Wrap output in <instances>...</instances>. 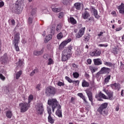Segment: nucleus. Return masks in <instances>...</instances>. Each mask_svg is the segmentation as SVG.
Segmentation results:
<instances>
[{
    "label": "nucleus",
    "instance_id": "f257e3e1",
    "mask_svg": "<svg viewBox=\"0 0 124 124\" xmlns=\"http://www.w3.org/2000/svg\"><path fill=\"white\" fill-rule=\"evenodd\" d=\"M47 103L50 107L52 108V112L55 111V109L57 108L56 110V115L59 118H62V107L59 104V102L56 99H50L48 100Z\"/></svg>",
    "mask_w": 124,
    "mask_h": 124
},
{
    "label": "nucleus",
    "instance_id": "f03ea898",
    "mask_svg": "<svg viewBox=\"0 0 124 124\" xmlns=\"http://www.w3.org/2000/svg\"><path fill=\"white\" fill-rule=\"evenodd\" d=\"M72 46H68L66 49L62 52V61L66 62L69 60L70 56L72 55Z\"/></svg>",
    "mask_w": 124,
    "mask_h": 124
},
{
    "label": "nucleus",
    "instance_id": "7ed1b4c3",
    "mask_svg": "<svg viewBox=\"0 0 124 124\" xmlns=\"http://www.w3.org/2000/svg\"><path fill=\"white\" fill-rule=\"evenodd\" d=\"M107 106H108V104L107 103L102 104L97 109V111L101 115H103V116H107V115H108V111L106 110Z\"/></svg>",
    "mask_w": 124,
    "mask_h": 124
},
{
    "label": "nucleus",
    "instance_id": "20e7f679",
    "mask_svg": "<svg viewBox=\"0 0 124 124\" xmlns=\"http://www.w3.org/2000/svg\"><path fill=\"white\" fill-rule=\"evenodd\" d=\"M19 41H20V33H17L15 35L14 39L13 41V45L15 48L16 50V52H19V46L18 44H19Z\"/></svg>",
    "mask_w": 124,
    "mask_h": 124
},
{
    "label": "nucleus",
    "instance_id": "39448f33",
    "mask_svg": "<svg viewBox=\"0 0 124 124\" xmlns=\"http://www.w3.org/2000/svg\"><path fill=\"white\" fill-rule=\"evenodd\" d=\"M57 90L54 87L48 86L46 89V94L47 96H50V95H55Z\"/></svg>",
    "mask_w": 124,
    "mask_h": 124
},
{
    "label": "nucleus",
    "instance_id": "423d86ee",
    "mask_svg": "<svg viewBox=\"0 0 124 124\" xmlns=\"http://www.w3.org/2000/svg\"><path fill=\"white\" fill-rule=\"evenodd\" d=\"M30 107L31 105L28 103H21L19 104V108L21 113L27 112Z\"/></svg>",
    "mask_w": 124,
    "mask_h": 124
},
{
    "label": "nucleus",
    "instance_id": "0eeeda50",
    "mask_svg": "<svg viewBox=\"0 0 124 124\" xmlns=\"http://www.w3.org/2000/svg\"><path fill=\"white\" fill-rule=\"evenodd\" d=\"M36 111L39 115H42L44 111V108H43V105L42 103L39 102L35 106Z\"/></svg>",
    "mask_w": 124,
    "mask_h": 124
},
{
    "label": "nucleus",
    "instance_id": "6e6552de",
    "mask_svg": "<svg viewBox=\"0 0 124 124\" xmlns=\"http://www.w3.org/2000/svg\"><path fill=\"white\" fill-rule=\"evenodd\" d=\"M12 10L13 12H16L17 14H20L23 10V8H21V6H19V5H15L12 8Z\"/></svg>",
    "mask_w": 124,
    "mask_h": 124
},
{
    "label": "nucleus",
    "instance_id": "1a4fd4ad",
    "mask_svg": "<svg viewBox=\"0 0 124 124\" xmlns=\"http://www.w3.org/2000/svg\"><path fill=\"white\" fill-rule=\"evenodd\" d=\"M110 72V68L103 67H102L100 71L96 74V75H100V74H106Z\"/></svg>",
    "mask_w": 124,
    "mask_h": 124
},
{
    "label": "nucleus",
    "instance_id": "9d476101",
    "mask_svg": "<svg viewBox=\"0 0 124 124\" xmlns=\"http://www.w3.org/2000/svg\"><path fill=\"white\" fill-rule=\"evenodd\" d=\"M36 11V10L34 9H32L31 10V16L28 19V24L30 25H31V24L32 23V21H33Z\"/></svg>",
    "mask_w": 124,
    "mask_h": 124
},
{
    "label": "nucleus",
    "instance_id": "9b49d317",
    "mask_svg": "<svg viewBox=\"0 0 124 124\" xmlns=\"http://www.w3.org/2000/svg\"><path fill=\"white\" fill-rule=\"evenodd\" d=\"M95 98H98V100L99 101H102L103 100L101 98H104V99H107L106 95L102 93L101 92H99L98 94L95 95Z\"/></svg>",
    "mask_w": 124,
    "mask_h": 124
},
{
    "label": "nucleus",
    "instance_id": "f8f14e48",
    "mask_svg": "<svg viewBox=\"0 0 124 124\" xmlns=\"http://www.w3.org/2000/svg\"><path fill=\"white\" fill-rule=\"evenodd\" d=\"M70 41H71V39H69L67 41L62 42L59 46L60 50H62L63 48H64L65 46H66V45L69 43Z\"/></svg>",
    "mask_w": 124,
    "mask_h": 124
},
{
    "label": "nucleus",
    "instance_id": "ddd939ff",
    "mask_svg": "<svg viewBox=\"0 0 124 124\" xmlns=\"http://www.w3.org/2000/svg\"><path fill=\"white\" fill-rule=\"evenodd\" d=\"M1 62L3 64H4L8 62V56H7V54L5 53L1 57Z\"/></svg>",
    "mask_w": 124,
    "mask_h": 124
},
{
    "label": "nucleus",
    "instance_id": "4468645a",
    "mask_svg": "<svg viewBox=\"0 0 124 124\" xmlns=\"http://www.w3.org/2000/svg\"><path fill=\"white\" fill-rule=\"evenodd\" d=\"M101 54V51L99 50H96L94 51L91 52L90 53V56L92 57H98L100 56Z\"/></svg>",
    "mask_w": 124,
    "mask_h": 124
},
{
    "label": "nucleus",
    "instance_id": "2eb2a0df",
    "mask_svg": "<svg viewBox=\"0 0 124 124\" xmlns=\"http://www.w3.org/2000/svg\"><path fill=\"white\" fill-rule=\"evenodd\" d=\"M85 28H81L77 34L76 37L77 38H80V37H82L83 35H84V33H85Z\"/></svg>",
    "mask_w": 124,
    "mask_h": 124
},
{
    "label": "nucleus",
    "instance_id": "dca6fc26",
    "mask_svg": "<svg viewBox=\"0 0 124 124\" xmlns=\"http://www.w3.org/2000/svg\"><path fill=\"white\" fill-rule=\"evenodd\" d=\"M47 31H49L51 35H54L55 31H56V28L55 27V25L49 26L47 28Z\"/></svg>",
    "mask_w": 124,
    "mask_h": 124
},
{
    "label": "nucleus",
    "instance_id": "f3484780",
    "mask_svg": "<svg viewBox=\"0 0 124 124\" xmlns=\"http://www.w3.org/2000/svg\"><path fill=\"white\" fill-rule=\"evenodd\" d=\"M86 93L89 98L90 101L93 102V93L89 90H85Z\"/></svg>",
    "mask_w": 124,
    "mask_h": 124
},
{
    "label": "nucleus",
    "instance_id": "a211bd4d",
    "mask_svg": "<svg viewBox=\"0 0 124 124\" xmlns=\"http://www.w3.org/2000/svg\"><path fill=\"white\" fill-rule=\"evenodd\" d=\"M74 6L76 9L78 10H80L81 8H82V6H83V4L79 2L75 3L74 5Z\"/></svg>",
    "mask_w": 124,
    "mask_h": 124
},
{
    "label": "nucleus",
    "instance_id": "6ab92c4d",
    "mask_svg": "<svg viewBox=\"0 0 124 124\" xmlns=\"http://www.w3.org/2000/svg\"><path fill=\"white\" fill-rule=\"evenodd\" d=\"M118 9H119L121 14H124V4L122 3L121 5L118 7Z\"/></svg>",
    "mask_w": 124,
    "mask_h": 124
},
{
    "label": "nucleus",
    "instance_id": "aec40b11",
    "mask_svg": "<svg viewBox=\"0 0 124 124\" xmlns=\"http://www.w3.org/2000/svg\"><path fill=\"white\" fill-rule=\"evenodd\" d=\"M95 65H100V64H102V61H101V59H95L93 60Z\"/></svg>",
    "mask_w": 124,
    "mask_h": 124
},
{
    "label": "nucleus",
    "instance_id": "412c9836",
    "mask_svg": "<svg viewBox=\"0 0 124 124\" xmlns=\"http://www.w3.org/2000/svg\"><path fill=\"white\" fill-rule=\"evenodd\" d=\"M44 49H42L41 50H35L33 52L34 56H40L43 54Z\"/></svg>",
    "mask_w": 124,
    "mask_h": 124
},
{
    "label": "nucleus",
    "instance_id": "4be33fe9",
    "mask_svg": "<svg viewBox=\"0 0 124 124\" xmlns=\"http://www.w3.org/2000/svg\"><path fill=\"white\" fill-rule=\"evenodd\" d=\"M111 88L115 87V90H120L121 89V85L119 83H115L110 85Z\"/></svg>",
    "mask_w": 124,
    "mask_h": 124
},
{
    "label": "nucleus",
    "instance_id": "5701e85b",
    "mask_svg": "<svg viewBox=\"0 0 124 124\" xmlns=\"http://www.w3.org/2000/svg\"><path fill=\"white\" fill-rule=\"evenodd\" d=\"M82 17L83 19L86 20V19H88L89 17H90V14L87 11L84 12V13L82 14Z\"/></svg>",
    "mask_w": 124,
    "mask_h": 124
},
{
    "label": "nucleus",
    "instance_id": "b1692460",
    "mask_svg": "<svg viewBox=\"0 0 124 124\" xmlns=\"http://www.w3.org/2000/svg\"><path fill=\"white\" fill-rule=\"evenodd\" d=\"M92 11L93 12L94 17L96 18V19H98V18H99V15H98L97 10H96V9H95L94 8H92Z\"/></svg>",
    "mask_w": 124,
    "mask_h": 124
},
{
    "label": "nucleus",
    "instance_id": "393cba45",
    "mask_svg": "<svg viewBox=\"0 0 124 124\" xmlns=\"http://www.w3.org/2000/svg\"><path fill=\"white\" fill-rule=\"evenodd\" d=\"M68 21L69 23H71L72 25H75L77 24V21L75 19H74L73 17H70L69 19L68 20Z\"/></svg>",
    "mask_w": 124,
    "mask_h": 124
},
{
    "label": "nucleus",
    "instance_id": "a878e982",
    "mask_svg": "<svg viewBox=\"0 0 124 124\" xmlns=\"http://www.w3.org/2000/svg\"><path fill=\"white\" fill-rule=\"evenodd\" d=\"M6 116L7 118H8L9 119H11L12 118V112L10 110H8L6 112Z\"/></svg>",
    "mask_w": 124,
    "mask_h": 124
},
{
    "label": "nucleus",
    "instance_id": "bb28decb",
    "mask_svg": "<svg viewBox=\"0 0 124 124\" xmlns=\"http://www.w3.org/2000/svg\"><path fill=\"white\" fill-rule=\"evenodd\" d=\"M106 93L107 95H108L109 99H112V98H113V92L111 91H107Z\"/></svg>",
    "mask_w": 124,
    "mask_h": 124
},
{
    "label": "nucleus",
    "instance_id": "cd10ccee",
    "mask_svg": "<svg viewBox=\"0 0 124 124\" xmlns=\"http://www.w3.org/2000/svg\"><path fill=\"white\" fill-rule=\"evenodd\" d=\"M24 64V62L21 60L19 59L18 62L16 63V65L17 67H21Z\"/></svg>",
    "mask_w": 124,
    "mask_h": 124
},
{
    "label": "nucleus",
    "instance_id": "c85d7f7f",
    "mask_svg": "<svg viewBox=\"0 0 124 124\" xmlns=\"http://www.w3.org/2000/svg\"><path fill=\"white\" fill-rule=\"evenodd\" d=\"M78 96H79L84 101H85V103H88V102H87V100H86V98H85V96L82 93H78Z\"/></svg>",
    "mask_w": 124,
    "mask_h": 124
},
{
    "label": "nucleus",
    "instance_id": "c756f323",
    "mask_svg": "<svg viewBox=\"0 0 124 124\" xmlns=\"http://www.w3.org/2000/svg\"><path fill=\"white\" fill-rule=\"evenodd\" d=\"M52 39V34H49L47 36H46V40H45V43H47L48 41L49 40H51Z\"/></svg>",
    "mask_w": 124,
    "mask_h": 124
},
{
    "label": "nucleus",
    "instance_id": "7c9ffc66",
    "mask_svg": "<svg viewBox=\"0 0 124 124\" xmlns=\"http://www.w3.org/2000/svg\"><path fill=\"white\" fill-rule=\"evenodd\" d=\"M48 121L50 124H54L55 122V120L52 118V115H48Z\"/></svg>",
    "mask_w": 124,
    "mask_h": 124
},
{
    "label": "nucleus",
    "instance_id": "2f4dec72",
    "mask_svg": "<svg viewBox=\"0 0 124 124\" xmlns=\"http://www.w3.org/2000/svg\"><path fill=\"white\" fill-rule=\"evenodd\" d=\"M104 64L105 65H106L107 66H109V67H111V66H113V63L111 62H107L104 61Z\"/></svg>",
    "mask_w": 124,
    "mask_h": 124
},
{
    "label": "nucleus",
    "instance_id": "473e14b6",
    "mask_svg": "<svg viewBox=\"0 0 124 124\" xmlns=\"http://www.w3.org/2000/svg\"><path fill=\"white\" fill-rule=\"evenodd\" d=\"M89 82L86 81V80H83L82 83V87H89Z\"/></svg>",
    "mask_w": 124,
    "mask_h": 124
},
{
    "label": "nucleus",
    "instance_id": "72a5a7b5",
    "mask_svg": "<svg viewBox=\"0 0 124 124\" xmlns=\"http://www.w3.org/2000/svg\"><path fill=\"white\" fill-rule=\"evenodd\" d=\"M22 71H19V72H18L16 74V79H19V78H20V77L21 76V75H22Z\"/></svg>",
    "mask_w": 124,
    "mask_h": 124
},
{
    "label": "nucleus",
    "instance_id": "f704fd0d",
    "mask_svg": "<svg viewBox=\"0 0 124 124\" xmlns=\"http://www.w3.org/2000/svg\"><path fill=\"white\" fill-rule=\"evenodd\" d=\"M38 69L37 68L35 69L31 74L30 76H33L36 73H38Z\"/></svg>",
    "mask_w": 124,
    "mask_h": 124
},
{
    "label": "nucleus",
    "instance_id": "c9c22d12",
    "mask_svg": "<svg viewBox=\"0 0 124 124\" xmlns=\"http://www.w3.org/2000/svg\"><path fill=\"white\" fill-rule=\"evenodd\" d=\"M52 11H53V12H60V11H61V10H62V9L60 8H53L52 9Z\"/></svg>",
    "mask_w": 124,
    "mask_h": 124
},
{
    "label": "nucleus",
    "instance_id": "e433bc0d",
    "mask_svg": "<svg viewBox=\"0 0 124 124\" xmlns=\"http://www.w3.org/2000/svg\"><path fill=\"white\" fill-rule=\"evenodd\" d=\"M48 65H51V64H54V61L52 58L48 59V62L47 63Z\"/></svg>",
    "mask_w": 124,
    "mask_h": 124
},
{
    "label": "nucleus",
    "instance_id": "4c0bfd02",
    "mask_svg": "<svg viewBox=\"0 0 124 124\" xmlns=\"http://www.w3.org/2000/svg\"><path fill=\"white\" fill-rule=\"evenodd\" d=\"M57 37L58 39H62L63 37V34L62 32H60L57 35Z\"/></svg>",
    "mask_w": 124,
    "mask_h": 124
},
{
    "label": "nucleus",
    "instance_id": "58836bf2",
    "mask_svg": "<svg viewBox=\"0 0 124 124\" xmlns=\"http://www.w3.org/2000/svg\"><path fill=\"white\" fill-rule=\"evenodd\" d=\"M47 113L48 114V116H52V110H51V108H50V107H47Z\"/></svg>",
    "mask_w": 124,
    "mask_h": 124
},
{
    "label": "nucleus",
    "instance_id": "ea45409f",
    "mask_svg": "<svg viewBox=\"0 0 124 124\" xmlns=\"http://www.w3.org/2000/svg\"><path fill=\"white\" fill-rule=\"evenodd\" d=\"M111 79V76L109 75L107 76L105 78V83H108L109 82V80Z\"/></svg>",
    "mask_w": 124,
    "mask_h": 124
},
{
    "label": "nucleus",
    "instance_id": "a19ab883",
    "mask_svg": "<svg viewBox=\"0 0 124 124\" xmlns=\"http://www.w3.org/2000/svg\"><path fill=\"white\" fill-rule=\"evenodd\" d=\"M90 36L88 35V36H84V41H85V42H88L89 41V40H90Z\"/></svg>",
    "mask_w": 124,
    "mask_h": 124
},
{
    "label": "nucleus",
    "instance_id": "79ce46f5",
    "mask_svg": "<svg viewBox=\"0 0 124 124\" xmlns=\"http://www.w3.org/2000/svg\"><path fill=\"white\" fill-rule=\"evenodd\" d=\"M65 79L69 83H74V81L68 77H65Z\"/></svg>",
    "mask_w": 124,
    "mask_h": 124
},
{
    "label": "nucleus",
    "instance_id": "37998d69",
    "mask_svg": "<svg viewBox=\"0 0 124 124\" xmlns=\"http://www.w3.org/2000/svg\"><path fill=\"white\" fill-rule=\"evenodd\" d=\"M32 99H33V96H32V95H30L29 97L28 104H30V103H31V100H32Z\"/></svg>",
    "mask_w": 124,
    "mask_h": 124
},
{
    "label": "nucleus",
    "instance_id": "c03bdc74",
    "mask_svg": "<svg viewBox=\"0 0 124 124\" xmlns=\"http://www.w3.org/2000/svg\"><path fill=\"white\" fill-rule=\"evenodd\" d=\"M73 75L74 78H78V77H79V73L76 72L75 73H73Z\"/></svg>",
    "mask_w": 124,
    "mask_h": 124
},
{
    "label": "nucleus",
    "instance_id": "a18cd8bd",
    "mask_svg": "<svg viewBox=\"0 0 124 124\" xmlns=\"http://www.w3.org/2000/svg\"><path fill=\"white\" fill-rule=\"evenodd\" d=\"M62 30V25H58L56 29L57 31L60 32L61 31V30Z\"/></svg>",
    "mask_w": 124,
    "mask_h": 124
},
{
    "label": "nucleus",
    "instance_id": "49530a36",
    "mask_svg": "<svg viewBox=\"0 0 124 124\" xmlns=\"http://www.w3.org/2000/svg\"><path fill=\"white\" fill-rule=\"evenodd\" d=\"M57 85L59 87H62V86H64V82L58 81L57 83Z\"/></svg>",
    "mask_w": 124,
    "mask_h": 124
},
{
    "label": "nucleus",
    "instance_id": "de8ad7c7",
    "mask_svg": "<svg viewBox=\"0 0 124 124\" xmlns=\"http://www.w3.org/2000/svg\"><path fill=\"white\" fill-rule=\"evenodd\" d=\"M90 69L91 71V72H92V73H93V72H95V67L93 66H90Z\"/></svg>",
    "mask_w": 124,
    "mask_h": 124
},
{
    "label": "nucleus",
    "instance_id": "09e8293b",
    "mask_svg": "<svg viewBox=\"0 0 124 124\" xmlns=\"http://www.w3.org/2000/svg\"><path fill=\"white\" fill-rule=\"evenodd\" d=\"M69 1H70V0H63V3L66 5V4H68V3H69Z\"/></svg>",
    "mask_w": 124,
    "mask_h": 124
},
{
    "label": "nucleus",
    "instance_id": "8fccbe9b",
    "mask_svg": "<svg viewBox=\"0 0 124 124\" xmlns=\"http://www.w3.org/2000/svg\"><path fill=\"white\" fill-rule=\"evenodd\" d=\"M0 79L2 80V81H4V80H5V77L3 76L2 74H0Z\"/></svg>",
    "mask_w": 124,
    "mask_h": 124
},
{
    "label": "nucleus",
    "instance_id": "3c124183",
    "mask_svg": "<svg viewBox=\"0 0 124 124\" xmlns=\"http://www.w3.org/2000/svg\"><path fill=\"white\" fill-rule=\"evenodd\" d=\"M43 57L44 59L45 60H48V59H49V55H48V54H44Z\"/></svg>",
    "mask_w": 124,
    "mask_h": 124
},
{
    "label": "nucleus",
    "instance_id": "603ef678",
    "mask_svg": "<svg viewBox=\"0 0 124 124\" xmlns=\"http://www.w3.org/2000/svg\"><path fill=\"white\" fill-rule=\"evenodd\" d=\"M99 47H108V45H104V44H99L98 45Z\"/></svg>",
    "mask_w": 124,
    "mask_h": 124
},
{
    "label": "nucleus",
    "instance_id": "864d4df0",
    "mask_svg": "<svg viewBox=\"0 0 124 124\" xmlns=\"http://www.w3.org/2000/svg\"><path fill=\"white\" fill-rule=\"evenodd\" d=\"M73 83H75V86H78L79 83H80V81H79V80L74 81Z\"/></svg>",
    "mask_w": 124,
    "mask_h": 124
},
{
    "label": "nucleus",
    "instance_id": "5fc2aeb1",
    "mask_svg": "<svg viewBox=\"0 0 124 124\" xmlns=\"http://www.w3.org/2000/svg\"><path fill=\"white\" fill-rule=\"evenodd\" d=\"M4 88L6 93H9V89H8V87L7 86H5Z\"/></svg>",
    "mask_w": 124,
    "mask_h": 124
},
{
    "label": "nucleus",
    "instance_id": "6e6d98bb",
    "mask_svg": "<svg viewBox=\"0 0 124 124\" xmlns=\"http://www.w3.org/2000/svg\"><path fill=\"white\" fill-rule=\"evenodd\" d=\"M63 17V13L61 12L59 14V18H62Z\"/></svg>",
    "mask_w": 124,
    "mask_h": 124
},
{
    "label": "nucleus",
    "instance_id": "4d7b16f0",
    "mask_svg": "<svg viewBox=\"0 0 124 124\" xmlns=\"http://www.w3.org/2000/svg\"><path fill=\"white\" fill-rule=\"evenodd\" d=\"M36 89L38 90V91H40V84H38L36 86Z\"/></svg>",
    "mask_w": 124,
    "mask_h": 124
},
{
    "label": "nucleus",
    "instance_id": "13d9d810",
    "mask_svg": "<svg viewBox=\"0 0 124 124\" xmlns=\"http://www.w3.org/2000/svg\"><path fill=\"white\" fill-rule=\"evenodd\" d=\"M3 5H4V2L2 1H0V7H2Z\"/></svg>",
    "mask_w": 124,
    "mask_h": 124
},
{
    "label": "nucleus",
    "instance_id": "bf43d9fd",
    "mask_svg": "<svg viewBox=\"0 0 124 124\" xmlns=\"http://www.w3.org/2000/svg\"><path fill=\"white\" fill-rule=\"evenodd\" d=\"M87 63H88V64H91L92 63V60L88 59L87 60Z\"/></svg>",
    "mask_w": 124,
    "mask_h": 124
},
{
    "label": "nucleus",
    "instance_id": "052dcab7",
    "mask_svg": "<svg viewBox=\"0 0 124 124\" xmlns=\"http://www.w3.org/2000/svg\"><path fill=\"white\" fill-rule=\"evenodd\" d=\"M11 23H12V25H13V26H15V20L14 19H12L11 20Z\"/></svg>",
    "mask_w": 124,
    "mask_h": 124
},
{
    "label": "nucleus",
    "instance_id": "680f3d73",
    "mask_svg": "<svg viewBox=\"0 0 124 124\" xmlns=\"http://www.w3.org/2000/svg\"><path fill=\"white\" fill-rule=\"evenodd\" d=\"M48 12V10L47 9H45L42 11V13H47Z\"/></svg>",
    "mask_w": 124,
    "mask_h": 124
},
{
    "label": "nucleus",
    "instance_id": "e2e57ef3",
    "mask_svg": "<svg viewBox=\"0 0 124 124\" xmlns=\"http://www.w3.org/2000/svg\"><path fill=\"white\" fill-rule=\"evenodd\" d=\"M121 30H122L121 28H118L116 29V31H121Z\"/></svg>",
    "mask_w": 124,
    "mask_h": 124
},
{
    "label": "nucleus",
    "instance_id": "0e129e2a",
    "mask_svg": "<svg viewBox=\"0 0 124 124\" xmlns=\"http://www.w3.org/2000/svg\"><path fill=\"white\" fill-rule=\"evenodd\" d=\"M102 34H103V32L101 31L100 32V33L99 34H98V36H101V35H102Z\"/></svg>",
    "mask_w": 124,
    "mask_h": 124
},
{
    "label": "nucleus",
    "instance_id": "69168bd1",
    "mask_svg": "<svg viewBox=\"0 0 124 124\" xmlns=\"http://www.w3.org/2000/svg\"><path fill=\"white\" fill-rule=\"evenodd\" d=\"M122 96H124V90H122L121 93Z\"/></svg>",
    "mask_w": 124,
    "mask_h": 124
},
{
    "label": "nucleus",
    "instance_id": "338daca9",
    "mask_svg": "<svg viewBox=\"0 0 124 124\" xmlns=\"http://www.w3.org/2000/svg\"><path fill=\"white\" fill-rule=\"evenodd\" d=\"M73 67H77V65H76L75 63L72 64Z\"/></svg>",
    "mask_w": 124,
    "mask_h": 124
},
{
    "label": "nucleus",
    "instance_id": "774afa93",
    "mask_svg": "<svg viewBox=\"0 0 124 124\" xmlns=\"http://www.w3.org/2000/svg\"><path fill=\"white\" fill-rule=\"evenodd\" d=\"M85 77H87V78H89V77H90V75L88 74H85Z\"/></svg>",
    "mask_w": 124,
    "mask_h": 124
}]
</instances>
